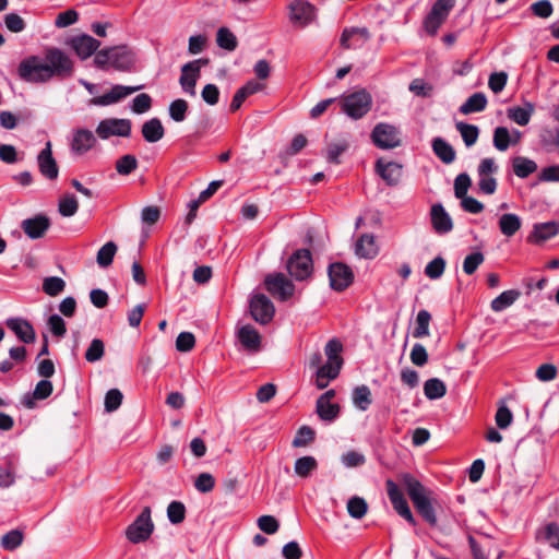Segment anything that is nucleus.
<instances>
[{"label": "nucleus", "instance_id": "8", "mask_svg": "<svg viewBox=\"0 0 559 559\" xmlns=\"http://www.w3.org/2000/svg\"><path fill=\"white\" fill-rule=\"evenodd\" d=\"M370 136L373 144L382 150H392L402 143L399 129L384 122L376 124Z\"/></svg>", "mask_w": 559, "mask_h": 559}, {"label": "nucleus", "instance_id": "20", "mask_svg": "<svg viewBox=\"0 0 559 559\" xmlns=\"http://www.w3.org/2000/svg\"><path fill=\"white\" fill-rule=\"evenodd\" d=\"M70 46L81 59L85 60L92 55H96L99 50L100 41L90 35L83 34L72 37Z\"/></svg>", "mask_w": 559, "mask_h": 559}, {"label": "nucleus", "instance_id": "15", "mask_svg": "<svg viewBox=\"0 0 559 559\" xmlns=\"http://www.w3.org/2000/svg\"><path fill=\"white\" fill-rule=\"evenodd\" d=\"M292 22L306 26L316 19L317 9L307 0H293L289 5Z\"/></svg>", "mask_w": 559, "mask_h": 559}, {"label": "nucleus", "instance_id": "25", "mask_svg": "<svg viewBox=\"0 0 559 559\" xmlns=\"http://www.w3.org/2000/svg\"><path fill=\"white\" fill-rule=\"evenodd\" d=\"M559 234V224L555 221L537 223L533 226L527 240L534 243H543Z\"/></svg>", "mask_w": 559, "mask_h": 559}, {"label": "nucleus", "instance_id": "62", "mask_svg": "<svg viewBox=\"0 0 559 559\" xmlns=\"http://www.w3.org/2000/svg\"><path fill=\"white\" fill-rule=\"evenodd\" d=\"M194 487L199 492L207 493L214 489L215 478L210 473H201L194 481Z\"/></svg>", "mask_w": 559, "mask_h": 559}, {"label": "nucleus", "instance_id": "47", "mask_svg": "<svg viewBox=\"0 0 559 559\" xmlns=\"http://www.w3.org/2000/svg\"><path fill=\"white\" fill-rule=\"evenodd\" d=\"M317 414L324 421H333L340 414V405L335 403H316Z\"/></svg>", "mask_w": 559, "mask_h": 559}, {"label": "nucleus", "instance_id": "49", "mask_svg": "<svg viewBox=\"0 0 559 559\" xmlns=\"http://www.w3.org/2000/svg\"><path fill=\"white\" fill-rule=\"evenodd\" d=\"M316 431L309 426H301L292 442L294 448H304L314 441Z\"/></svg>", "mask_w": 559, "mask_h": 559}, {"label": "nucleus", "instance_id": "7", "mask_svg": "<svg viewBox=\"0 0 559 559\" xmlns=\"http://www.w3.org/2000/svg\"><path fill=\"white\" fill-rule=\"evenodd\" d=\"M286 269L297 281L308 278L313 269L312 257L308 249H298L287 260Z\"/></svg>", "mask_w": 559, "mask_h": 559}, {"label": "nucleus", "instance_id": "50", "mask_svg": "<svg viewBox=\"0 0 559 559\" xmlns=\"http://www.w3.org/2000/svg\"><path fill=\"white\" fill-rule=\"evenodd\" d=\"M79 202L73 194H66L59 200L58 211L63 217H71L76 214Z\"/></svg>", "mask_w": 559, "mask_h": 559}, {"label": "nucleus", "instance_id": "56", "mask_svg": "<svg viewBox=\"0 0 559 559\" xmlns=\"http://www.w3.org/2000/svg\"><path fill=\"white\" fill-rule=\"evenodd\" d=\"M23 543V533L19 530H12L1 538V546L5 550H15Z\"/></svg>", "mask_w": 559, "mask_h": 559}, {"label": "nucleus", "instance_id": "21", "mask_svg": "<svg viewBox=\"0 0 559 559\" xmlns=\"http://www.w3.org/2000/svg\"><path fill=\"white\" fill-rule=\"evenodd\" d=\"M141 88V86H123V85H115L112 88L102 95L97 96L91 99L92 105L96 106H108L111 104H115L122 98L138 92Z\"/></svg>", "mask_w": 559, "mask_h": 559}, {"label": "nucleus", "instance_id": "5", "mask_svg": "<svg viewBox=\"0 0 559 559\" xmlns=\"http://www.w3.org/2000/svg\"><path fill=\"white\" fill-rule=\"evenodd\" d=\"M21 80L28 83H46L49 81L48 67L38 56H29L23 59L17 67Z\"/></svg>", "mask_w": 559, "mask_h": 559}, {"label": "nucleus", "instance_id": "58", "mask_svg": "<svg viewBox=\"0 0 559 559\" xmlns=\"http://www.w3.org/2000/svg\"><path fill=\"white\" fill-rule=\"evenodd\" d=\"M444 269L445 260L442 257H437L426 265L425 274L431 280H437L442 276Z\"/></svg>", "mask_w": 559, "mask_h": 559}, {"label": "nucleus", "instance_id": "52", "mask_svg": "<svg viewBox=\"0 0 559 559\" xmlns=\"http://www.w3.org/2000/svg\"><path fill=\"white\" fill-rule=\"evenodd\" d=\"M105 355V344L100 338L92 340L88 345L84 358L87 362H96L99 361Z\"/></svg>", "mask_w": 559, "mask_h": 559}, {"label": "nucleus", "instance_id": "59", "mask_svg": "<svg viewBox=\"0 0 559 559\" xmlns=\"http://www.w3.org/2000/svg\"><path fill=\"white\" fill-rule=\"evenodd\" d=\"M472 186L471 177L466 173L456 176L454 180V195L456 199H462L467 195V191Z\"/></svg>", "mask_w": 559, "mask_h": 559}, {"label": "nucleus", "instance_id": "36", "mask_svg": "<svg viewBox=\"0 0 559 559\" xmlns=\"http://www.w3.org/2000/svg\"><path fill=\"white\" fill-rule=\"evenodd\" d=\"M521 293L519 290H506L491 301L490 307L492 311L500 312L506 308L512 306L519 299Z\"/></svg>", "mask_w": 559, "mask_h": 559}, {"label": "nucleus", "instance_id": "3", "mask_svg": "<svg viewBox=\"0 0 559 559\" xmlns=\"http://www.w3.org/2000/svg\"><path fill=\"white\" fill-rule=\"evenodd\" d=\"M45 66L48 67L49 81L56 76L67 79L73 74L74 66L70 57L58 48L46 50Z\"/></svg>", "mask_w": 559, "mask_h": 559}, {"label": "nucleus", "instance_id": "48", "mask_svg": "<svg viewBox=\"0 0 559 559\" xmlns=\"http://www.w3.org/2000/svg\"><path fill=\"white\" fill-rule=\"evenodd\" d=\"M492 143L498 151L506 152L511 145V133L508 128L497 127L493 130Z\"/></svg>", "mask_w": 559, "mask_h": 559}, {"label": "nucleus", "instance_id": "54", "mask_svg": "<svg viewBox=\"0 0 559 559\" xmlns=\"http://www.w3.org/2000/svg\"><path fill=\"white\" fill-rule=\"evenodd\" d=\"M167 516L171 524H180L186 519V507L180 501H171L167 507Z\"/></svg>", "mask_w": 559, "mask_h": 559}, {"label": "nucleus", "instance_id": "37", "mask_svg": "<svg viewBox=\"0 0 559 559\" xmlns=\"http://www.w3.org/2000/svg\"><path fill=\"white\" fill-rule=\"evenodd\" d=\"M424 394L428 400H439L447 394V385L439 378H430L424 383Z\"/></svg>", "mask_w": 559, "mask_h": 559}, {"label": "nucleus", "instance_id": "35", "mask_svg": "<svg viewBox=\"0 0 559 559\" xmlns=\"http://www.w3.org/2000/svg\"><path fill=\"white\" fill-rule=\"evenodd\" d=\"M521 226V218L516 214L507 213L499 218L500 231L507 237L514 236L520 230Z\"/></svg>", "mask_w": 559, "mask_h": 559}, {"label": "nucleus", "instance_id": "1", "mask_svg": "<svg viewBox=\"0 0 559 559\" xmlns=\"http://www.w3.org/2000/svg\"><path fill=\"white\" fill-rule=\"evenodd\" d=\"M401 485L406 490L417 513L430 525H436L437 515L432 506V491L426 488L412 474L405 473L399 476Z\"/></svg>", "mask_w": 559, "mask_h": 559}, {"label": "nucleus", "instance_id": "14", "mask_svg": "<svg viewBox=\"0 0 559 559\" xmlns=\"http://www.w3.org/2000/svg\"><path fill=\"white\" fill-rule=\"evenodd\" d=\"M206 59L190 61L181 67L179 84L181 88L190 96L195 95V85L201 73V66L206 64Z\"/></svg>", "mask_w": 559, "mask_h": 559}, {"label": "nucleus", "instance_id": "53", "mask_svg": "<svg viewBox=\"0 0 559 559\" xmlns=\"http://www.w3.org/2000/svg\"><path fill=\"white\" fill-rule=\"evenodd\" d=\"M188 108L187 100L182 98L175 99L168 107L169 116L175 122H182L186 119Z\"/></svg>", "mask_w": 559, "mask_h": 559}, {"label": "nucleus", "instance_id": "28", "mask_svg": "<svg viewBox=\"0 0 559 559\" xmlns=\"http://www.w3.org/2000/svg\"><path fill=\"white\" fill-rule=\"evenodd\" d=\"M141 132L146 142L156 143L164 138L165 128L158 118H152L142 124Z\"/></svg>", "mask_w": 559, "mask_h": 559}, {"label": "nucleus", "instance_id": "44", "mask_svg": "<svg viewBox=\"0 0 559 559\" xmlns=\"http://www.w3.org/2000/svg\"><path fill=\"white\" fill-rule=\"evenodd\" d=\"M139 166L138 159L132 154H126L116 160V171L121 176H128L132 174Z\"/></svg>", "mask_w": 559, "mask_h": 559}, {"label": "nucleus", "instance_id": "34", "mask_svg": "<svg viewBox=\"0 0 559 559\" xmlns=\"http://www.w3.org/2000/svg\"><path fill=\"white\" fill-rule=\"evenodd\" d=\"M52 391L53 385L51 381H49L48 379H43L39 382H37L33 391V397H27L24 400V405L31 409L35 406L34 400H46L52 394Z\"/></svg>", "mask_w": 559, "mask_h": 559}, {"label": "nucleus", "instance_id": "12", "mask_svg": "<svg viewBox=\"0 0 559 559\" xmlns=\"http://www.w3.org/2000/svg\"><path fill=\"white\" fill-rule=\"evenodd\" d=\"M385 487L389 499L397 514L405 519L409 524L416 525V520L409 509L407 500L396 483L392 479H388L385 481Z\"/></svg>", "mask_w": 559, "mask_h": 559}, {"label": "nucleus", "instance_id": "61", "mask_svg": "<svg viewBox=\"0 0 559 559\" xmlns=\"http://www.w3.org/2000/svg\"><path fill=\"white\" fill-rule=\"evenodd\" d=\"M123 395L118 389H110L105 396V409L108 413L117 411L122 403Z\"/></svg>", "mask_w": 559, "mask_h": 559}, {"label": "nucleus", "instance_id": "30", "mask_svg": "<svg viewBox=\"0 0 559 559\" xmlns=\"http://www.w3.org/2000/svg\"><path fill=\"white\" fill-rule=\"evenodd\" d=\"M535 111V106L531 102H525L523 107H511L507 110L508 118L518 123L519 126L528 124L532 115Z\"/></svg>", "mask_w": 559, "mask_h": 559}, {"label": "nucleus", "instance_id": "41", "mask_svg": "<svg viewBox=\"0 0 559 559\" xmlns=\"http://www.w3.org/2000/svg\"><path fill=\"white\" fill-rule=\"evenodd\" d=\"M346 508L348 514L356 520L362 519L368 512L367 501L358 496L349 498Z\"/></svg>", "mask_w": 559, "mask_h": 559}, {"label": "nucleus", "instance_id": "51", "mask_svg": "<svg viewBox=\"0 0 559 559\" xmlns=\"http://www.w3.org/2000/svg\"><path fill=\"white\" fill-rule=\"evenodd\" d=\"M66 288V282L58 276H49L43 281V290L48 296L55 297L61 294Z\"/></svg>", "mask_w": 559, "mask_h": 559}, {"label": "nucleus", "instance_id": "32", "mask_svg": "<svg viewBox=\"0 0 559 559\" xmlns=\"http://www.w3.org/2000/svg\"><path fill=\"white\" fill-rule=\"evenodd\" d=\"M488 104L487 97L484 93L477 92L471 95L464 104L460 107V112L469 115L473 112H481L486 109Z\"/></svg>", "mask_w": 559, "mask_h": 559}, {"label": "nucleus", "instance_id": "63", "mask_svg": "<svg viewBox=\"0 0 559 559\" xmlns=\"http://www.w3.org/2000/svg\"><path fill=\"white\" fill-rule=\"evenodd\" d=\"M409 358L415 366H425L428 362V353L426 347L420 343H416L411 350Z\"/></svg>", "mask_w": 559, "mask_h": 559}, {"label": "nucleus", "instance_id": "55", "mask_svg": "<svg viewBox=\"0 0 559 559\" xmlns=\"http://www.w3.org/2000/svg\"><path fill=\"white\" fill-rule=\"evenodd\" d=\"M447 20L443 15L440 13L438 14L437 11H433L432 9L428 13V15L424 20V27L425 31L430 35H436L439 27L443 24V22Z\"/></svg>", "mask_w": 559, "mask_h": 559}, {"label": "nucleus", "instance_id": "33", "mask_svg": "<svg viewBox=\"0 0 559 559\" xmlns=\"http://www.w3.org/2000/svg\"><path fill=\"white\" fill-rule=\"evenodd\" d=\"M537 164L527 157L516 156L512 158V169L519 178H527L537 170Z\"/></svg>", "mask_w": 559, "mask_h": 559}, {"label": "nucleus", "instance_id": "57", "mask_svg": "<svg viewBox=\"0 0 559 559\" xmlns=\"http://www.w3.org/2000/svg\"><path fill=\"white\" fill-rule=\"evenodd\" d=\"M343 364L341 361L328 360L324 365L320 366L317 370V376L326 378L328 380H334L338 377Z\"/></svg>", "mask_w": 559, "mask_h": 559}, {"label": "nucleus", "instance_id": "11", "mask_svg": "<svg viewBox=\"0 0 559 559\" xmlns=\"http://www.w3.org/2000/svg\"><path fill=\"white\" fill-rule=\"evenodd\" d=\"M249 308L252 319L263 325L271 322L275 314L273 302L264 294L253 295Z\"/></svg>", "mask_w": 559, "mask_h": 559}, {"label": "nucleus", "instance_id": "2", "mask_svg": "<svg viewBox=\"0 0 559 559\" xmlns=\"http://www.w3.org/2000/svg\"><path fill=\"white\" fill-rule=\"evenodd\" d=\"M93 62L100 70L112 68L117 71L127 72L132 69L135 55L127 45L111 46L98 50Z\"/></svg>", "mask_w": 559, "mask_h": 559}, {"label": "nucleus", "instance_id": "6", "mask_svg": "<svg viewBox=\"0 0 559 559\" xmlns=\"http://www.w3.org/2000/svg\"><path fill=\"white\" fill-rule=\"evenodd\" d=\"M151 508L145 507L136 519L127 527L126 537L133 544L148 539L154 531V523L151 518Z\"/></svg>", "mask_w": 559, "mask_h": 559}, {"label": "nucleus", "instance_id": "9", "mask_svg": "<svg viewBox=\"0 0 559 559\" xmlns=\"http://www.w3.org/2000/svg\"><path fill=\"white\" fill-rule=\"evenodd\" d=\"M264 285L271 295L282 301L289 299L295 292V285L283 273L266 275Z\"/></svg>", "mask_w": 559, "mask_h": 559}, {"label": "nucleus", "instance_id": "19", "mask_svg": "<svg viewBox=\"0 0 559 559\" xmlns=\"http://www.w3.org/2000/svg\"><path fill=\"white\" fill-rule=\"evenodd\" d=\"M403 167L401 164L395 162H384L383 158H379L376 162L374 170L381 177L388 186H396L403 174Z\"/></svg>", "mask_w": 559, "mask_h": 559}, {"label": "nucleus", "instance_id": "18", "mask_svg": "<svg viewBox=\"0 0 559 559\" xmlns=\"http://www.w3.org/2000/svg\"><path fill=\"white\" fill-rule=\"evenodd\" d=\"M50 227V219L44 214H37L34 217L22 221L21 228L31 239L43 238Z\"/></svg>", "mask_w": 559, "mask_h": 559}, {"label": "nucleus", "instance_id": "22", "mask_svg": "<svg viewBox=\"0 0 559 559\" xmlns=\"http://www.w3.org/2000/svg\"><path fill=\"white\" fill-rule=\"evenodd\" d=\"M431 225L437 234H448L453 229L451 216L440 203L433 204L430 211Z\"/></svg>", "mask_w": 559, "mask_h": 559}, {"label": "nucleus", "instance_id": "60", "mask_svg": "<svg viewBox=\"0 0 559 559\" xmlns=\"http://www.w3.org/2000/svg\"><path fill=\"white\" fill-rule=\"evenodd\" d=\"M485 261V257L481 252H473L468 254L463 262V271L467 275H472L476 272L478 266Z\"/></svg>", "mask_w": 559, "mask_h": 559}, {"label": "nucleus", "instance_id": "10", "mask_svg": "<svg viewBox=\"0 0 559 559\" xmlns=\"http://www.w3.org/2000/svg\"><path fill=\"white\" fill-rule=\"evenodd\" d=\"M131 129L132 123L129 119L108 118L98 123L96 133L103 140L110 136L128 138L131 134Z\"/></svg>", "mask_w": 559, "mask_h": 559}, {"label": "nucleus", "instance_id": "27", "mask_svg": "<svg viewBox=\"0 0 559 559\" xmlns=\"http://www.w3.org/2000/svg\"><path fill=\"white\" fill-rule=\"evenodd\" d=\"M7 326L24 343H33L36 338L32 324L23 319L11 318L5 322Z\"/></svg>", "mask_w": 559, "mask_h": 559}, {"label": "nucleus", "instance_id": "38", "mask_svg": "<svg viewBox=\"0 0 559 559\" xmlns=\"http://www.w3.org/2000/svg\"><path fill=\"white\" fill-rule=\"evenodd\" d=\"M317 468L318 462L311 455L297 459L294 465L295 474L301 478H308Z\"/></svg>", "mask_w": 559, "mask_h": 559}, {"label": "nucleus", "instance_id": "45", "mask_svg": "<svg viewBox=\"0 0 559 559\" xmlns=\"http://www.w3.org/2000/svg\"><path fill=\"white\" fill-rule=\"evenodd\" d=\"M117 252V245L114 241L106 242L97 252L96 261L100 267H108Z\"/></svg>", "mask_w": 559, "mask_h": 559}, {"label": "nucleus", "instance_id": "46", "mask_svg": "<svg viewBox=\"0 0 559 559\" xmlns=\"http://www.w3.org/2000/svg\"><path fill=\"white\" fill-rule=\"evenodd\" d=\"M430 320L431 316L427 310L423 309L417 313L416 326L413 331V336L415 338H421L429 335Z\"/></svg>", "mask_w": 559, "mask_h": 559}, {"label": "nucleus", "instance_id": "29", "mask_svg": "<svg viewBox=\"0 0 559 559\" xmlns=\"http://www.w3.org/2000/svg\"><path fill=\"white\" fill-rule=\"evenodd\" d=\"M355 252L360 258L373 259L378 254L374 237L369 234L361 235L356 241Z\"/></svg>", "mask_w": 559, "mask_h": 559}, {"label": "nucleus", "instance_id": "17", "mask_svg": "<svg viewBox=\"0 0 559 559\" xmlns=\"http://www.w3.org/2000/svg\"><path fill=\"white\" fill-rule=\"evenodd\" d=\"M371 38L367 27H345L340 44L344 49L359 48Z\"/></svg>", "mask_w": 559, "mask_h": 559}, {"label": "nucleus", "instance_id": "4", "mask_svg": "<svg viewBox=\"0 0 559 559\" xmlns=\"http://www.w3.org/2000/svg\"><path fill=\"white\" fill-rule=\"evenodd\" d=\"M371 95L365 90L348 94L340 100L342 111L354 120L362 118L371 108Z\"/></svg>", "mask_w": 559, "mask_h": 559}, {"label": "nucleus", "instance_id": "16", "mask_svg": "<svg viewBox=\"0 0 559 559\" xmlns=\"http://www.w3.org/2000/svg\"><path fill=\"white\" fill-rule=\"evenodd\" d=\"M39 173L48 180H56L59 176V166L52 156L51 142H47L37 156Z\"/></svg>", "mask_w": 559, "mask_h": 559}, {"label": "nucleus", "instance_id": "40", "mask_svg": "<svg viewBox=\"0 0 559 559\" xmlns=\"http://www.w3.org/2000/svg\"><path fill=\"white\" fill-rule=\"evenodd\" d=\"M455 128L460 132L466 146L469 147L477 142L479 136V129L477 126L460 121L456 122Z\"/></svg>", "mask_w": 559, "mask_h": 559}, {"label": "nucleus", "instance_id": "64", "mask_svg": "<svg viewBox=\"0 0 559 559\" xmlns=\"http://www.w3.org/2000/svg\"><path fill=\"white\" fill-rule=\"evenodd\" d=\"M544 537L552 548L559 550V524L556 522L548 523L545 527Z\"/></svg>", "mask_w": 559, "mask_h": 559}, {"label": "nucleus", "instance_id": "42", "mask_svg": "<svg viewBox=\"0 0 559 559\" xmlns=\"http://www.w3.org/2000/svg\"><path fill=\"white\" fill-rule=\"evenodd\" d=\"M15 483V464L11 459H5L0 465V487L9 488Z\"/></svg>", "mask_w": 559, "mask_h": 559}, {"label": "nucleus", "instance_id": "31", "mask_svg": "<svg viewBox=\"0 0 559 559\" xmlns=\"http://www.w3.org/2000/svg\"><path fill=\"white\" fill-rule=\"evenodd\" d=\"M432 151L444 164H452L455 160V150L442 138H435L431 143Z\"/></svg>", "mask_w": 559, "mask_h": 559}, {"label": "nucleus", "instance_id": "26", "mask_svg": "<svg viewBox=\"0 0 559 559\" xmlns=\"http://www.w3.org/2000/svg\"><path fill=\"white\" fill-rule=\"evenodd\" d=\"M96 144V138L91 130L87 129H78L73 133V139L71 142V150L78 154L82 155L88 152Z\"/></svg>", "mask_w": 559, "mask_h": 559}, {"label": "nucleus", "instance_id": "13", "mask_svg": "<svg viewBox=\"0 0 559 559\" xmlns=\"http://www.w3.org/2000/svg\"><path fill=\"white\" fill-rule=\"evenodd\" d=\"M328 275L330 286L336 292L345 290L354 281L352 269L343 262H334L329 265Z\"/></svg>", "mask_w": 559, "mask_h": 559}, {"label": "nucleus", "instance_id": "39", "mask_svg": "<svg viewBox=\"0 0 559 559\" xmlns=\"http://www.w3.org/2000/svg\"><path fill=\"white\" fill-rule=\"evenodd\" d=\"M353 403L358 409L367 411L372 404L370 389L365 384L356 386L353 391Z\"/></svg>", "mask_w": 559, "mask_h": 559}, {"label": "nucleus", "instance_id": "24", "mask_svg": "<svg viewBox=\"0 0 559 559\" xmlns=\"http://www.w3.org/2000/svg\"><path fill=\"white\" fill-rule=\"evenodd\" d=\"M237 338L242 347L250 352L257 353L261 348L262 337L252 325H243L237 331Z\"/></svg>", "mask_w": 559, "mask_h": 559}, {"label": "nucleus", "instance_id": "23", "mask_svg": "<svg viewBox=\"0 0 559 559\" xmlns=\"http://www.w3.org/2000/svg\"><path fill=\"white\" fill-rule=\"evenodd\" d=\"M325 142V158L329 163L340 165V156L349 147V142L345 136H338L334 140H329V135L324 136Z\"/></svg>", "mask_w": 559, "mask_h": 559}, {"label": "nucleus", "instance_id": "43", "mask_svg": "<svg viewBox=\"0 0 559 559\" xmlns=\"http://www.w3.org/2000/svg\"><path fill=\"white\" fill-rule=\"evenodd\" d=\"M216 43L218 47L228 51H234L238 46L237 37L227 27H221L217 31Z\"/></svg>", "mask_w": 559, "mask_h": 559}]
</instances>
